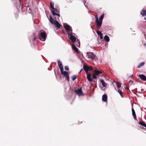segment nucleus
I'll use <instances>...</instances> for the list:
<instances>
[{"label":"nucleus","instance_id":"f257e3e1","mask_svg":"<svg viewBox=\"0 0 146 146\" xmlns=\"http://www.w3.org/2000/svg\"><path fill=\"white\" fill-rule=\"evenodd\" d=\"M104 15V14H102L100 17L99 20L98 15H96L95 16L96 27L97 28H100L101 27Z\"/></svg>","mask_w":146,"mask_h":146},{"label":"nucleus","instance_id":"f03ea898","mask_svg":"<svg viewBox=\"0 0 146 146\" xmlns=\"http://www.w3.org/2000/svg\"><path fill=\"white\" fill-rule=\"evenodd\" d=\"M88 57L89 58L93 60L96 58V56L93 52H89L87 54Z\"/></svg>","mask_w":146,"mask_h":146},{"label":"nucleus","instance_id":"7ed1b4c3","mask_svg":"<svg viewBox=\"0 0 146 146\" xmlns=\"http://www.w3.org/2000/svg\"><path fill=\"white\" fill-rule=\"evenodd\" d=\"M68 35L69 36H70V38L72 42L74 43L76 42V37L72 35V33L68 34Z\"/></svg>","mask_w":146,"mask_h":146},{"label":"nucleus","instance_id":"20e7f679","mask_svg":"<svg viewBox=\"0 0 146 146\" xmlns=\"http://www.w3.org/2000/svg\"><path fill=\"white\" fill-rule=\"evenodd\" d=\"M40 35L43 39V41H44L46 37V33L45 31L41 32L40 33Z\"/></svg>","mask_w":146,"mask_h":146},{"label":"nucleus","instance_id":"39448f33","mask_svg":"<svg viewBox=\"0 0 146 146\" xmlns=\"http://www.w3.org/2000/svg\"><path fill=\"white\" fill-rule=\"evenodd\" d=\"M57 63L60 69V72H62L64 70V68L62 62L60 61V60H58L57 61Z\"/></svg>","mask_w":146,"mask_h":146},{"label":"nucleus","instance_id":"423d86ee","mask_svg":"<svg viewBox=\"0 0 146 146\" xmlns=\"http://www.w3.org/2000/svg\"><path fill=\"white\" fill-rule=\"evenodd\" d=\"M61 73L62 74H63L66 77L68 81V82L69 81V77L68 75V72L66 71H64L63 70L61 72Z\"/></svg>","mask_w":146,"mask_h":146},{"label":"nucleus","instance_id":"0eeeda50","mask_svg":"<svg viewBox=\"0 0 146 146\" xmlns=\"http://www.w3.org/2000/svg\"><path fill=\"white\" fill-rule=\"evenodd\" d=\"M89 66H88L86 63H84V64L83 69L87 74L88 73V72L89 70Z\"/></svg>","mask_w":146,"mask_h":146},{"label":"nucleus","instance_id":"6e6552de","mask_svg":"<svg viewBox=\"0 0 146 146\" xmlns=\"http://www.w3.org/2000/svg\"><path fill=\"white\" fill-rule=\"evenodd\" d=\"M64 28L68 32H70L72 31V29H71V27L69 25H67L65 26H64Z\"/></svg>","mask_w":146,"mask_h":146},{"label":"nucleus","instance_id":"1a4fd4ad","mask_svg":"<svg viewBox=\"0 0 146 146\" xmlns=\"http://www.w3.org/2000/svg\"><path fill=\"white\" fill-rule=\"evenodd\" d=\"M94 72L95 75L97 76H98L100 74H102L103 73V72L99 71L97 70H95Z\"/></svg>","mask_w":146,"mask_h":146},{"label":"nucleus","instance_id":"9d476101","mask_svg":"<svg viewBox=\"0 0 146 146\" xmlns=\"http://www.w3.org/2000/svg\"><path fill=\"white\" fill-rule=\"evenodd\" d=\"M132 114L133 116L134 119L135 120H137L138 121V120L137 119V117H136V115L135 112L133 108H132Z\"/></svg>","mask_w":146,"mask_h":146},{"label":"nucleus","instance_id":"9b49d317","mask_svg":"<svg viewBox=\"0 0 146 146\" xmlns=\"http://www.w3.org/2000/svg\"><path fill=\"white\" fill-rule=\"evenodd\" d=\"M53 24L55 25V27L58 29L61 26V25L59 24V22L56 20L55 21L54 23H53Z\"/></svg>","mask_w":146,"mask_h":146},{"label":"nucleus","instance_id":"f8f14e48","mask_svg":"<svg viewBox=\"0 0 146 146\" xmlns=\"http://www.w3.org/2000/svg\"><path fill=\"white\" fill-rule=\"evenodd\" d=\"M139 77L143 81H146V76L143 74H140L139 75Z\"/></svg>","mask_w":146,"mask_h":146},{"label":"nucleus","instance_id":"ddd939ff","mask_svg":"<svg viewBox=\"0 0 146 146\" xmlns=\"http://www.w3.org/2000/svg\"><path fill=\"white\" fill-rule=\"evenodd\" d=\"M87 78L89 81L91 82L93 80L91 77V74H87Z\"/></svg>","mask_w":146,"mask_h":146},{"label":"nucleus","instance_id":"4468645a","mask_svg":"<svg viewBox=\"0 0 146 146\" xmlns=\"http://www.w3.org/2000/svg\"><path fill=\"white\" fill-rule=\"evenodd\" d=\"M75 92H76L77 94L79 95H81L82 93L81 88L78 89L77 90H75Z\"/></svg>","mask_w":146,"mask_h":146},{"label":"nucleus","instance_id":"2eb2a0df","mask_svg":"<svg viewBox=\"0 0 146 146\" xmlns=\"http://www.w3.org/2000/svg\"><path fill=\"white\" fill-rule=\"evenodd\" d=\"M96 33L98 35L100 36V39H102L103 38V37L102 33L100 31H96Z\"/></svg>","mask_w":146,"mask_h":146},{"label":"nucleus","instance_id":"dca6fc26","mask_svg":"<svg viewBox=\"0 0 146 146\" xmlns=\"http://www.w3.org/2000/svg\"><path fill=\"white\" fill-rule=\"evenodd\" d=\"M102 100L103 101L106 102L107 100V96L106 94H104L102 97Z\"/></svg>","mask_w":146,"mask_h":146},{"label":"nucleus","instance_id":"f3484780","mask_svg":"<svg viewBox=\"0 0 146 146\" xmlns=\"http://www.w3.org/2000/svg\"><path fill=\"white\" fill-rule=\"evenodd\" d=\"M72 48L73 49L76 51L78 53H79V51L78 48L75 46L74 44L72 45Z\"/></svg>","mask_w":146,"mask_h":146},{"label":"nucleus","instance_id":"a211bd4d","mask_svg":"<svg viewBox=\"0 0 146 146\" xmlns=\"http://www.w3.org/2000/svg\"><path fill=\"white\" fill-rule=\"evenodd\" d=\"M49 20L50 22L52 24H53V23H54L55 21L54 20L53 18L52 17L51 15H50L49 19Z\"/></svg>","mask_w":146,"mask_h":146},{"label":"nucleus","instance_id":"6ab92c4d","mask_svg":"<svg viewBox=\"0 0 146 146\" xmlns=\"http://www.w3.org/2000/svg\"><path fill=\"white\" fill-rule=\"evenodd\" d=\"M140 14L143 16H146V10H142Z\"/></svg>","mask_w":146,"mask_h":146},{"label":"nucleus","instance_id":"aec40b11","mask_svg":"<svg viewBox=\"0 0 146 146\" xmlns=\"http://www.w3.org/2000/svg\"><path fill=\"white\" fill-rule=\"evenodd\" d=\"M104 40L107 42H109L110 39L108 36L107 35H106L104 37Z\"/></svg>","mask_w":146,"mask_h":146},{"label":"nucleus","instance_id":"412c9836","mask_svg":"<svg viewBox=\"0 0 146 146\" xmlns=\"http://www.w3.org/2000/svg\"><path fill=\"white\" fill-rule=\"evenodd\" d=\"M101 83L104 87H106V86L107 85L103 80H101Z\"/></svg>","mask_w":146,"mask_h":146},{"label":"nucleus","instance_id":"4be33fe9","mask_svg":"<svg viewBox=\"0 0 146 146\" xmlns=\"http://www.w3.org/2000/svg\"><path fill=\"white\" fill-rule=\"evenodd\" d=\"M139 124L146 127V124L144 122L142 121H139Z\"/></svg>","mask_w":146,"mask_h":146},{"label":"nucleus","instance_id":"5701e85b","mask_svg":"<svg viewBox=\"0 0 146 146\" xmlns=\"http://www.w3.org/2000/svg\"><path fill=\"white\" fill-rule=\"evenodd\" d=\"M145 64V63L144 62H142L139 64L138 65L137 67L138 68H140L141 67L144 66Z\"/></svg>","mask_w":146,"mask_h":146},{"label":"nucleus","instance_id":"b1692460","mask_svg":"<svg viewBox=\"0 0 146 146\" xmlns=\"http://www.w3.org/2000/svg\"><path fill=\"white\" fill-rule=\"evenodd\" d=\"M117 87L118 88H120L121 86V84L119 82H116Z\"/></svg>","mask_w":146,"mask_h":146},{"label":"nucleus","instance_id":"393cba45","mask_svg":"<svg viewBox=\"0 0 146 146\" xmlns=\"http://www.w3.org/2000/svg\"><path fill=\"white\" fill-rule=\"evenodd\" d=\"M54 3L53 2H51L50 3V8L52 9H54Z\"/></svg>","mask_w":146,"mask_h":146},{"label":"nucleus","instance_id":"a878e982","mask_svg":"<svg viewBox=\"0 0 146 146\" xmlns=\"http://www.w3.org/2000/svg\"><path fill=\"white\" fill-rule=\"evenodd\" d=\"M77 76L75 75H73L72 76V80L74 81L76 80L77 78Z\"/></svg>","mask_w":146,"mask_h":146},{"label":"nucleus","instance_id":"bb28decb","mask_svg":"<svg viewBox=\"0 0 146 146\" xmlns=\"http://www.w3.org/2000/svg\"><path fill=\"white\" fill-rule=\"evenodd\" d=\"M118 92L120 94V96L122 98H123V96L122 94V92L121 90H119L118 91Z\"/></svg>","mask_w":146,"mask_h":146},{"label":"nucleus","instance_id":"cd10ccee","mask_svg":"<svg viewBox=\"0 0 146 146\" xmlns=\"http://www.w3.org/2000/svg\"><path fill=\"white\" fill-rule=\"evenodd\" d=\"M96 76H97L94 73L92 75V78L94 79H96L97 78Z\"/></svg>","mask_w":146,"mask_h":146},{"label":"nucleus","instance_id":"c85d7f7f","mask_svg":"<svg viewBox=\"0 0 146 146\" xmlns=\"http://www.w3.org/2000/svg\"><path fill=\"white\" fill-rule=\"evenodd\" d=\"M52 14L53 15H57V13H55L53 10L52 11Z\"/></svg>","mask_w":146,"mask_h":146},{"label":"nucleus","instance_id":"c756f323","mask_svg":"<svg viewBox=\"0 0 146 146\" xmlns=\"http://www.w3.org/2000/svg\"><path fill=\"white\" fill-rule=\"evenodd\" d=\"M65 69L66 70H67V71L69 70V68H68V66H66L65 67Z\"/></svg>","mask_w":146,"mask_h":146},{"label":"nucleus","instance_id":"7c9ffc66","mask_svg":"<svg viewBox=\"0 0 146 146\" xmlns=\"http://www.w3.org/2000/svg\"><path fill=\"white\" fill-rule=\"evenodd\" d=\"M93 70V68L91 66H89V70Z\"/></svg>","mask_w":146,"mask_h":146},{"label":"nucleus","instance_id":"2f4dec72","mask_svg":"<svg viewBox=\"0 0 146 146\" xmlns=\"http://www.w3.org/2000/svg\"><path fill=\"white\" fill-rule=\"evenodd\" d=\"M52 9L54 10V11H55L56 12H58V10L56 8H54V9Z\"/></svg>","mask_w":146,"mask_h":146},{"label":"nucleus","instance_id":"473e14b6","mask_svg":"<svg viewBox=\"0 0 146 146\" xmlns=\"http://www.w3.org/2000/svg\"><path fill=\"white\" fill-rule=\"evenodd\" d=\"M129 83L130 84V85H131L133 83V81L131 80H130L129 81Z\"/></svg>","mask_w":146,"mask_h":146},{"label":"nucleus","instance_id":"72a5a7b5","mask_svg":"<svg viewBox=\"0 0 146 146\" xmlns=\"http://www.w3.org/2000/svg\"><path fill=\"white\" fill-rule=\"evenodd\" d=\"M37 38L36 37H35L33 38V40L35 41L36 40V38Z\"/></svg>","mask_w":146,"mask_h":146},{"label":"nucleus","instance_id":"f704fd0d","mask_svg":"<svg viewBox=\"0 0 146 146\" xmlns=\"http://www.w3.org/2000/svg\"><path fill=\"white\" fill-rule=\"evenodd\" d=\"M129 78H132V77H133V75H131L130 76H129Z\"/></svg>","mask_w":146,"mask_h":146},{"label":"nucleus","instance_id":"c9c22d12","mask_svg":"<svg viewBox=\"0 0 146 146\" xmlns=\"http://www.w3.org/2000/svg\"><path fill=\"white\" fill-rule=\"evenodd\" d=\"M141 92H143L144 91V90L143 89H141Z\"/></svg>","mask_w":146,"mask_h":146},{"label":"nucleus","instance_id":"e433bc0d","mask_svg":"<svg viewBox=\"0 0 146 146\" xmlns=\"http://www.w3.org/2000/svg\"><path fill=\"white\" fill-rule=\"evenodd\" d=\"M83 70V69H81V70H80V72H81Z\"/></svg>","mask_w":146,"mask_h":146},{"label":"nucleus","instance_id":"4c0bfd02","mask_svg":"<svg viewBox=\"0 0 146 146\" xmlns=\"http://www.w3.org/2000/svg\"><path fill=\"white\" fill-rule=\"evenodd\" d=\"M57 15V16H58V17H60V15L59 14H58V13H57V15Z\"/></svg>","mask_w":146,"mask_h":146},{"label":"nucleus","instance_id":"58836bf2","mask_svg":"<svg viewBox=\"0 0 146 146\" xmlns=\"http://www.w3.org/2000/svg\"><path fill=\"white\" fill-rule=\"evenodd\" d=\"M38 37H39V39H40L41 40V38L40 37H39V35H38Z\"/></svg>","mask_w":146,"mask_h":146},{"label":"nucleus","instance_id":"ea45409f","mask_svg":"<svg viewBox=\"0 0 146 146\" xmlns=\"http://www.w3.org/2000/svg\"><path fill=\"white\" fill-rule=\"evenodd\" d=\"M138 92L139 93H142L141 92Z\"/></svg>","mask_w":146,"mask_h":146},{"label":"nucleus","instance_id":"a19ab883","mask_svg":"<svg viewBox=\"0 0 146 146\" xmlns=\"http://www.w3.org/2000/svg\"><path fill=\"white\" fill-rule=\"evenodd\" d=\"M78 44H79V45H80V42H78Z\"/></svg>","mask_w":146,"mask_h":146},{"label":"nucleus","instance_id":"79ce46f5","mask_svg":"<svg viewBox=\"0 0 146 146\" xmlns=\"http://www.w3.org/2000/svg\"><path fill=\"white\" fill-rule=\"evenodd\" d=\"M127 90L129 89V88L128 87H127Z\"/></svg>","mask_w":146,"mask_h":146},{"label":"nucleus","instance_id":"37998d69","mask_svg":"<svg viewBox=\"0 0 146 146\" xmlns=\"http://www.w3.org/2000/svg\"><path fill=\"white\" fill-rule=\"evenodd\" d=\"M144 20H146V17H145V18H144Z\"/></svg>","mask_w":146,"mask_h":146}]
</instances>
